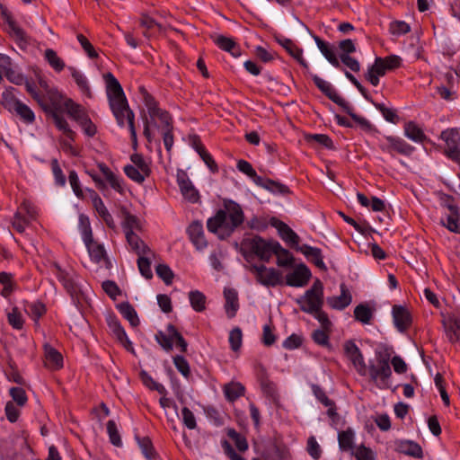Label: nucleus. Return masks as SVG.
<instances>
[{"label": "nucleus", "mask_w": 460, "mask_h": 460, "mask_svg": "<svg viewBox=\"0 0 460 460\" xmlns=\"http://www.w3.org/2000/svg\"><path fill=\"white\" fill-rule=\"evenodd\" d=\"M120 314L129 322V323L136 327L139 324V319L134 307L128 303H122L118 306Z\"/></svg>", "instance_id": "nucleus-38"}, {"label": "nucleus", "mask_w": 460, "mask_h": 460, "mask_svg": "<svg viewBox=\"0 0 460 460\" xmlns=\"http://www.w3.org/2000/svg\"><path fill=\"white\" fill-rule=\"evenodd\" d=\"M277 241L266 240L260 236H254L247 242L249 251L254 253L263 261H270L274 252Z\"/></svg>", "instance_id": "nucleus-7"}, {"label": "nucleus", "mask_w": 460, "mask_h": 460, "mask_svg": "<svg viewBox=\"0 0 460 460\" xmlns=\"http://www.w3.org/2000/svg\"><path fill=\"white\" fill-rule=\"evenodd\" d=\"M104 79L111 110L119 126L122 127L128 122L131 137L136 143L137 132L134 125L135 115L128 106L123 89L119 82L111 73L104 75Z\"/></svg>", "instance_id": "nucleus-1"}, {"label": "nucleus", "mask_w": 460, "mask_h": 460, "mask_svg": "<svg viewBox=\"0 0 460 460\" xmlns=\"http://www.w3.org/2000/svg\"><path fill=\"white\" fill-rule=\"evenodd\" d=\"M44 57L49 64V66L57 72H60L64 69V61L58 56L57 52L52 49H47L44 52Z\"/></svg>", "instance_id": "nucleus-42"}, {"label": "nucleus", "mask_w": 460, "mask_h": 460, "mask_svg": "<svg viewBox=\"0 0 460 460\" xmlns=\"http://www.w3.org/2000/svg\"><path fill=\"white\" fill-rule=\"evenodd\" d=\"M346 357L351 361L360 376H366L367 365L358 347L352 341H347L343 345Z\"/></svg>", "instance_id": "nucleus-10"}, {"label": "nucleus", "mask_w": 460, "mask_h": 460, "mask_svg": "<svg viewBox=\"0 0 460 460\" xmlns=\"http://www.w3.org/2000/svg\"><path fill=\"white\" fill-rule=\"evenodd\" d=\"M177 183L185 199L191 203H197L199 200V191L182 170L177 172Z\"/></svg>", "instance_id": "nucleus-11"}, {"label": "nucleus", "mask_w": 460, "mask_h": 460, "mask_svg": "<svg viewBox=\"0 0 460 460\" xmlns=\"http://www.w3.org/2000/svg\"><path fill=\"white\" fill-rule=\"evenodd\" d=\"M397 449L400 453L415 458H422L423 456L421 447L413 441H401L397 446Z\"/></svg>", "instance_id": "nucleus-30"}, {"label": "nucleus", "mask_w": 460, "mask_h": 460, "mask_svg": "<svg viewBox=\"0 0 460 460\" xmlns=\"http://www.w3.org/2000/svg\"><path fill=\"white\" fill-rule=\"evenodd\" d=\"M0 283L4 286L2 295L8 296L13 290V275L7 272H1Z\"/></svg>", "instance_id": "nucleus-57"}, {"label": "nucleus", "mask_w": 460, "mask_h": 460, "mask_svg": "<svg viewBox=\"0 0 460 460\" xmlns=\"http://www.w3.org/2000/svg\"><path fill=\"white\" fill-rule=\"evenodd\" d=\"M155 339L157 342L167 351L172 349L174 336L171 335L168 332L167 333H164L163 332H159Z\"/></svg>", "instance_id": "nucleus-54"}, {"label": "nucleus", "mask_w": 460, "mask_h": 460, "mask_svg": "<svg viewBox=\"0 0 460 460\" xmlns=\"http://www.w3.org/2000/svg\"><path fill=\"white\" fill-rule=\"evenodd\" d=\"M55 274L57 275L58 280L63 283L64 288L67 290L68 293L73 295L77 291V286L75 281V274L74 271H66L60 268L59 265L54 264Z\"/></svg>", "instance_id": "nucleus-19"}, {"label": "nucleus", "mask_w": 460, "mask_h": 460, "mask_svg": "<svg viewBox=\"0 0 460 460\" xmlns=\"http://www.w3.org/2000/svg\"><path fill=\"white\" fill-rule=\"evenodd\" d=\"M313 80L315 85L333 102L343 109H349V102L345 101L332 86V84L318 75H314Z\"/></svg>", "instance_id": "nucleus-13"}, {"label": "nucleus", "mask_w": 460, "mask_h": 460, "mask_svg": "<svg viewBox=\"0 0 460 460\" xmlns=\"http://www.w3.org/2000/svg\"><path fill=\"white\" fill-rule=\"evenodd\" d=\"M214 41L221 49L231 53L234 57L240 56V49L233 39L218 35Z\"/></svg>", "instance_id": "nucleus-32"}, {"label": "nucleus", "mask_w": 460, "mask_h": 460, "mask_svg": "<svg viewBox=\"0 0 460 460\" xmlns=\"http://www.w3.org/2000/svg\"><path fill=\"white\" fill-rule=\"evenodd\" d=\"M297 251L302 252L306 258L311 259L319 269L326 270V266L323 261L322 251L319 248L303 244L297 247Z\"/></svg>", "instance_id": "nucleus-27"}, {"label": "nucleus", "mask_w": 460, "mask_h": 460, "mask_svg": "<svg viewBox=\"0 0 460 460\" xmlns=\"http://www.w3.org/2000/svg\"><path fill=\"white\" fill-rule=\"evenodd\" d=\"M339 447L342 451H350L352 453L354 446V432L348 429L338 435Z\"/></svg>", "instance_id": "nucleus-33"}, {"label": "nucleus", "mask_w": 460, "mask_h": 460, "mask_svg": "<svg viewBox=\"0 0 460 460\" xmlns=\"http://www.w3.org/2000/svg\"><path fill=\"white\" fill-rule=\"evenodd\" d=\"M352 296L345 284L341 285V295L333 296L327 298L328 305L336 310H343L350 305Z\"/></svg>", "instance_id": "nucleus-18"}, {"label": "nucleus", "mask_w": 460, "mask_h": 460, "mask_svg": "<svg viewBox=\"0 0 460 460\" xmlns=\"http://www.w3.org/2000/svg\"><path fill=\"white\" fill-rule=\"evenodd\" d=\"M314 40L321 51V53L324 56V58L332 64L333 66L341 69L340 58L336 55V49L334 46L331 45L328 42H325L318 36H314Z\"/></svg>", "instance_id": "nucleus-16"}, {"label": "nucleus", "mask_w": 460, "mask_h": 460, "mask_svg": "<svg viewBox=\"0 0 460 460\" xmlns=\"http://www.w3.org/2000/svg\"><path fill=\"white\" fill-rule=\"evenodd\" d=\"M279 43L305 68H308L307 62L303 58V49L297 47L291 40L283 38L278 40Z\"/></svg>", "instance_id": "nucleus-25"}, {"label": "nucleus", "mask_w": 460, "mask_h": 460, "mask_svg": "<svg viewBox=\"0 0 460 460\" xmlns=\"http://www.w3.org/2000/svg\"><path fill=\"white\" fill-rule=\"evenodd\" d=\"M250 271L254 274L256 280L265 287H275L282 283V273L264 265H252Z\"/></svg>", "instance_id": "nucleus-6"}, {"label": "nucleus", "mask_w": 460, "mask_h": 460, "mask_svg": "<svg viewBox=\"0 0 460 460\" xmlns=\"http://www.w3.org/2000/svg\"><path fill=\"white\" fill-rule=\"evenodd\" d=\"M274 252L277 256V264L279 267L291 266L294 263V257L288 250L283 248L279 242L276 243Z\"/></svg>", "instance_id": "nucleus-31"}, {"label": "nucleus", "mask_w": 460, "mask_h": 460, "mask_svg": "<svg viewBox=\"0 0 460 460\" xmlns=\"http://www.w3.org/2000/svg\"><path fill=\"white\" fill-rule=\"evenodd\" d=\"M189 299L191 307L196 312H203L206 309V296L200 291H190L189 293Z\"/></svg>", "instance_id": "nucleus-39"}, {"label": "nucleus", "mask_w": 460, "mask_h": 460, "mask_svg": "<svg viewBox=\"0 0 460 460\" xmlns=\"http://www.w3.org/2000/svg\"><path fill=\"white\" fill-rule=\"evenodd\" d=\"M224 296L226 299V313L229 318H233L235 316L239 308L237 292L233 288H226L224 290Z\"/></svg>", "instance_id": "nucleus-26"}, {"label": "nucleus", "mask_w": 460, "mask_h": 460, "mask_svg": "<svg viewBox=\"0 0 460 460\" xmlns=\"http://www.w3.org/2000/svg\"><path fill=\"white\" fill-rule=\"evenodd\" d=\"M227 436L234 440L235 447L241 452H244L248 449V443L246 438L236 432L234 429H227Z\"/></svg>", "instance_id": "nucleus-47"}, {"label": "nucleus", "mask_w": 460, "mask_h": 460, "mask_svg": "<svg viewBox=\"0 0 460 460\" xmlns=\"http://www.w3.org/2000/svg\"><path fill=\"white\" fill-rule=\"evenodd\" d=\"M138 90L142 96L144 103L148 111V113L151 117V119L152 120L159 119L162 124L163 130L171 128H172V124H171L172 119H171V117L168 114V112L165 111H163L157 107L156 102L152 97V95L149 94V93L146 91V89L144 86H139Z\"/></svg>", "instance_id": "nucleus-5"}, {"label": "nucleus", "mask_w": 460, "mask_h": 460, "mask_svg": "<svg viewBox=\"0 0 460 460\" xmlns=\"http://www.w3.org/2000/svg\"><path fill=\"white\" fill-rule=\"evenodd\" d=\"M379 147L382 151L389 153L394 155V153L403 155H410L414 148L407 144L403 139L395 137H386L383 142L380 143Z\"/></svg>", "instance_id": "nucleus-9"}, {"label": "nucleus", "mask_w": 460, "mask_h": 460, "mask_svg": "<svg viewBox=\"0 0 460 460\" xmlns=\"http://www.w3.org/2000/svg\"><path fill=\"white\" fill-rule=\"evenodd\" d=\"M225 220V211L219 210L214 217L208 220V229L212 233H222V223Z\"/></svg>", "instance_id": "nucleus-43"}, {"label": "nucleus", "mask_w": 460, "mask_h": 460, "mask_svg": "<svg viewBox=\"0 0 460 460\" xmlns=\"http://www.w3.org/2000/svg\"><path fill=\"white\" fill-rule=\"evenodd\" d=\"M108 326L112 332V334L116 337V339L127 349H132V343L128 340L123 327L120 325L119 322L115 317H110L108 319Z\"/></svg>", "instance_id": "nucleus-23"}, {"label": "nucleus", "mask_w": 460, "mask_h": 460, "mask_svg": "<svg viewBox=\"0 0 460 460\" xmlns=\"http://www.w3.org/2000/svg\"><path fill=\"white\" fill-rule=\"evenodd\" d=\"M72 77L75 81L76 84L80 88V90L87 96L92 97V92L88 85V82L86 77L81 74L79 71L73 69Z\"/></svg>", "instance_id": "nucleus-48"}, {"label": "nucleus", "mask_w": 460, "mask_h": 460, "mask_svg": "<svg viewBox=\"0 0 460 460\" xmlns=\"http://www.w3.org/2000/svg\"><path fill=\"white\" fill-rule=\"evenodd\" d=\"M9 27L11 30V34L18 43L19 47L22 49H25L30 44L29 37L27 36L26 32L14 22H10Z\"/></svg>", "instance_id": "nucleus-35"}, {"label": "nucleus", "mask_w": 460, "mask_h": 460, "mask_svg": "<svg viewBox=\"0 0 460 460\" xmlns=\"http://www.w3.org/2000/svg\"><path fill=\"white\" fill-rule=\"evenodd\" d=\"M25 87L27 92L32 96L34 100H36L39 104L42 107V109L49 114L55 123V126L62 131L70 140L74 141L75 137V132L73 131L66 120V119L59 113L58 111V103L56 101H52V104L49 105L44 103L39 93L36 91V87L33 84L30 82H26Z\"/></svg>", "instance_id": "nucleus-3"}, {"label": "nucleus", "mask_w": 460, "mask_h": 460, "mask_svg": "<svg viewBox=\"0 0 460 460\" xmlns=\"http://www.w3.org/2000/svg\"><path fill=\"white\" fill-rule=\"evenodd\" d=\"M404 134L408 138L415 142H422L426 138L423 130L412 121L405 124Z\"/></svg>", "instance_id": "nucleus-34"}, {"label": "nucleus", "mask_w": 460, "mask_h": 460, "mask_svg": "<svg viewBox=\"0 0 460 460\" xmlns=\"http://www.w3.org/2000/svg\"><path fill=\"white\" fill-rule=\"evenodd\" d=\"M166 331L171 335L174 336L176 346L180 348L181 351L186 352L188 344L182 335L177 331V329L172 324H169L166 328Z\"/></svg>", "instance_id": "nucleus-62"}, {"label": "nucleus", "mask_w": 460, "mask_h": 460, "mask_svg": "<svg viewBox=\"0 0 460 460\" xmlns=\"http://www.w3.org/2000/svg\"><path fill=\"white\" fill-rule=\"evenodd\" d=\"M270 225L274 226L283 241L297 251L300 247V237L286 223L273 217L270 219Z\"/></svg>", "instance_id": "nucleus-12"}, {"label": "nucleus", "mask_w": 460, "mask_h": 460, "mask_svg": "<svg viewBox=\"0 0 460 460\" xmlns=\"http://www.w3.org/2000/svg\"><path fill=\"white\" fill-rule=\"evenodd\" d=\"M126 239L131 250L139 255H153L148 246L131 230H127Z\"/></svg>", "instance_id": "nucleus-21"}, {"label": "nucleus", "mask_w": 460, "mask_h": 460, "mask_svg": "<svg viewBox=\"0 0 460 460\" xmlns=\"http://www.w3.org/2000/svg\"><path fill=\"white\" fill-rule=\"evenodd\" d=\"M351 454L355 456L357 460H374V453L365 446L358 447Z\"/></svg>", "instance_id": "nucleus-64"}, {"label": "nucleus", "mask_w": 460, "mask_h": 460, "mask_svg": "<svg viewBox=\"0 0 460 460\" xmlns=\"http://www.w3.org/2000/svg\"><path fill=\"white\" fill-rule=\"evenodd\" d=\"M376 108L382 113L383 117L389 122L397 123L399 121V117L396 114L395 111L387 108L383 103L375 104Z\"/></svg>", "instance_id": "nucleus-63"}, {"label": "nucleus", "mask_w": 460, "mask_h": 460, "mask_svg": "<svg viewBox=\"0 0 460 460\" xmlns=\"http://www.w3.org/2000/svg\"><path fill=\"white\" fill-rule=\"evenodd\" d=\"M88 252L92 260L96 263L101 264L106 269L111 268V262L106 255V252L102 245L95 243L87 247Z\"/></svg>", "instance_id": "nucleus-24"}, {"label": "nucleus", "mask_w": 460, "mask_h": 460, "mask_svg": "<svg viewBox=\"0 0 460 460\" xmlns=\"http://www.w3.org/2000/svg\"><path fill=\"white\" fill-rule=\"evenodd\" d=\"M156 274L161 278L166 285L172 282L174 274L170 267L166 264H158L155 268Z\"/></svg>", "instance_id": "nucleus-51"}, {"label": "nucleus", "mask_w": 460, "mask_h": 460, "mask_svg": "<svg viewBox=\"0 0 460 460\" xmlns=\"http://www.w3.org/2000/svg\"><path fill=\"white\" fill-rule=\"evenodd\" d=\"M188 235L197 250H203L208 246L203 226L199 221H193L187 228Z\"/></svg>", "instance_id": "nucleus-15"}, {"label": "nucleus", "mask_w": 460, "mask_h": 460, "mask_svg": "<svg viewBox=\"0 0 460 460\" xmlns=\"http://www.w3.org/2000/svg\"><path fill=\"white\" fill-rule=\"evenodd\" d=\"M107 432L109 434L111 443L115 447H121V438L114 420H109L107 422Z\"/></svg>", "instance_id": "nucleus-49"}, {"label": "nucleus", "mask_w": 460, "mask_h": 460, "mask_svg": "<svg viewBox=\"0 0 460 460\" xmlns=\"http://www.w3.org/2000/svg\"><path fill=\"white\" fill-rule=\"evenodd\" d=\"M370 379L379 389L391 386L392 370L390 367V353L387 350L376 351V363H371L368 368Z\"/></svg>", "instance_id": "nucleus-2"}, {"label": "nucleus", "mask_w": 460, "mask_h": 460, "mask_svg": "<svg viewBox=\"0 0 460 460\" xmlns=\"http://www.w3.org/2000/svg\"><path fill=\"white\" fill-rule=\"evenodd\" d=\"M382 58H376L374 64L368 67L367 72L365 75L366 80H367L372 85L376 86L379 84V77L384 76L386 74V68L383 65Z\"/></svg>", "instance_id": "nucleus-22"}, {"label": "nucleus", "mask_w": 460, "mask_h": 460, "mask_svg": "<svg viewBox=\"0 0 460 460\" xmlns=\"http://www.w3.org/2000/svg\"><path fill=\"white\" fill-rule=\"evenodd\" d=\"M20 102L21 101L15 98L11 93H4L2 94V104L10 112H15Z\"/></svg>", "instance_id": "nucleus-53"}, {"label": "nucleus", "mask_w": 460, "mask_h": 460, "mask_svg": "<svg viewBox=\"0 0 460 460\" xmlns=\"http://www.w3.org/2000/svg\"><path fill=\"white\" fill-rule=\"evenodd\" d=\"M9 393L13 400L17 403V405L22 407L26 404L28 398L23 388L12 387Z\"/></svg>", "instance_id": "nucleus-60"}, {"label": "nucleus", "mask_w": 460, "mask_h": 460, "mask_svg": "<svg viewBox=\"0 0 460 460\" xmlns=\"http://www.w3.org/2000/svg\"><path fill=\"white\" fill-rule=\"evenodd\" d=\"M393 318L395 327L399 332H404L411 323V316L409 311L402 305L393 307Z\"/></svg>", "instance_id": "nucleus-17"}, {"label": "nucleus", "mask_w": 460, "mask_h": 460, "mask_svg": "<svg viewBox=\"0 0 460 460\" xmlns=\"http://www.w3.org/2000/svg\"><path fill=\"white\" fill-rule=\"evenodd\" d=\"M173 363L177 370L186 378L190 375V368L188 361L182 356H175Z\"/></svg>", "instance_id": "nucleus-59"}, {"label": "nucleus", "mask_w": 460, "mask_h": 460, "mask_svg": "<svg viewBox=\"0 0 460 460\" xmlns=\"http://www.w3.org/2000/svg\"><path fill=\"white\" fill-rule=\"evenodd\" d=\"M313 391L316 398L326 407H328V414L330 416H334L336 414L335 412V403L333 401L328 398L324 391L317 386L313 385Z\"/></svg>", "instance_id": "nucleus-41"}, {"label": "nucleus", "mask_w": 460, "mask_h": 460, "mask_svg": "<svg viewBox=\"0 0 460 460\" xmlns=\"http://www.w3.org/2000/svg\"><path fill=\"white\" fill-rule=\"evenodd\" d=\"M64 108L68 116L77 123L81 122L88 116L84 109L80 104L75 103L72 99H66L64 101Z\"/></svg>", "instance_id": "nucleus-28"}, {"label": "nucleus", "mask_w": 460, "mask_h": 460, "mask_svg": "<svg viewBox=\"0 0 460 460\" xmlns=\"http://www.w3.org/2000/svg\"><path fill=\"white\" fill-rule=\"evenodd\" d=\"M338 48L340 50V62L351 71L358 72L360 70V64L356 58L350 56V54L356 51V45L354 41L349 39L341 40Z\"/></svg>", "instance_id": "nucleus-8"}, {"label": "nucleus", "mask_w": 460, "mask_h": 460, "mask_svg": "<svg viewBox=\"0 0 460 460\" xmlns=\"http://www.w3.org/2000/svg\"><path fill=\"white\" fill-rule=\"evenodd\" d=\"M230 347L233 351L236 352L240 349L243 343V332L239 327L231 330L228 338Z\"/></svg>", "instance_id": "nucleus-46"}, {"label": "nucleus", "mask_w": 460, "mask_h": 460, "mask_svg": "<svg viewBox=\"0 0 460 460\" xmlns=\"http://www.w3.org/2000/svg\"><path fill=\"white\" fill-rule=\"evenodd\" d=\"M224 393L228 401H235L244 394V387L240 383H229L225 385Z\"/></svg>", "instance_id": "nucleus-37"}, {"label": "nucleus", "mask_w": 460, "mask_h": 460, "mask_svg": "<svg viewBox=\"0 0 460 460\" xmlns=\"http://www.w3.org/2000/svg\"><path fill=\"white\" fill-rule=\"evenodd\" d=\"M458 220L459 217L457 213L454 212L447 217L446 221L444 219H441V224L443 226L447 227L450 232L460 233Z\"/></svg>", "instance_id": "nucleus-58"}, {"label": "nucleus", "mask_w": 460, "mask_h": 460, "mask_svg": "<svg viewBox=\"0 0 460 460\" xmlns=\"http://www.w3.org/2000/svg\"><path fill=\"white\" fill-rule=\"evenodd\" d=\"M14 113H16L26 123H32L35 119L33 111L22 102L19 103Z\"/></svg>", "instance_id": "nucleus-52"}, {"label": "nucleus", "mask_w": 460, "mask_h": 460, "mask_svg": "<svg viewBox=\"0 0 460 460\" xmlns=\"http://www.w3.org/2000/svg\"><path fill=\"white\" fill-rule=\"evenodd\" d=\"M45 366L52 370H58L63 367L62 355L49 344L44 345Z\"/></svg>", "instance_id": "nucleus-20"}, {"label": "nucleus", "mask_w": 460, "mask_h": 460, "mask_svg": "<svg viewBox=\"0 0 460 460\" xmlns=\"http://www.w3.org/2000/svg\"><path fill=\"white\" fill-rule=\"evenodd\" d=\"M125 174L137 183H143L146 178L149 177L150 172L141 173L140 170L137 169L136 166L126 165L124 167Z\"/></svg>", "instance_id": "nucleus-45"}, {"label": "nucleus", "mask_w": 460, "mask_h": 460, "mask_svg": "<svg viewBox=\"0 0 460 460\" xmlns=\"http://www.w3.org/2000/svg\"><path fill=\"white\" fill-rule=\"evenodd\" d=\"M138 445L141 448L142 453L148 460H151L155 457V452L154 450L152 442L148 438L146 437L138 438Z\"/></svg>", "instance_id": "nucleus-55"}, {"label": "nucleus", "mask_w": 460, "mask_h": 460, "mask_svg": "<svg viewBox=\"0 0 460 460\" xmlns=\"http://www.w3.org/2000/svg\"><path fill=\"white\" fill-rule=\"evenodd\" d=\"M374 312L375 309L367 304H359L354 309V317L363 324H370L374 317Z\"/></svg>", "instance_id": "nucleus-29"}, {"label": "nucleus", "mask_w": 460, "mask_h": 460, "mask_svg": "<svg viewBox=\"0 0 460 460\" xmlns=\"http://www.w3.org/2000/svg\"><path fill=\"white\" fill-rule=\"evenodd\" d=\"M138 270L143 277L147 279H152L151 261L148 255H139L137 259Z\"/></svg>", "instance_id": "nucleus-44"}, {"label": "nucleus", "mask_w": 460, "mask_h": 460, "mask_svg": "<svg viewBox=\"0 0 460 460\" xmlns=\"http://www.w3.org/2000/svg\"><path fill=\"white\" fill-rule=\"evenodd\" d=\"M311 278V272L305 264H299L292 272L286 276V283L290 287H304Z\"/></svg>", "instance_id": "nucleus-14"}, {"label": "nucleus", "mask_w": 460, "mask_h": 460, "mask_svg": "<svg viewBox=\"0 0 460 460\" xmlns=\"http://www.w3.org/2000/svg\"><path fill=\"white\" fill-rule=\"evenodd\" d=\"M197 152L199 156L203 160V162L208 165L211 172H217V165L212 156L206 151L205 147L202 145H199L197 147Z\"/></svg>", "instance_id": "nucleus-61"}, {"label": "nucleus", "mask_w": 460, "mask_h": 460, "mask_svg": "<svg viewBox=\"0 0 460 460\" xmlns=\"http://www.w3.org/2000/svg\"><path fill=\"white\" fill-rule=\"evenodd\" d=\"M130 161L132 162L131 166H136L137 169L140 170L141 173H151V169L149 163L143 157V155L139 154H133L130 156Z\"/></svg>", "instance_id": "nucleus-50"}, {"label": "nucleus", "mask_w": 460, "mask_h": 460, "mask_svg": "<svg viewBox=\"0 0 460 460\" xmlns=\"http://www.w3.org/2000/svg\"><path fill=\"white\" fill-rule=\"evenodd\" d=\"M227 217H229V220L235 228L239 226L244 219L243 210L241 207L237 204H233L226 208Z\"/></svg>", "instance_id": "nucleus-40"}, {"label": "nucleus", "mask_w": 460, "mask_h": 460, "mask_svg": "<svg viewBox=\"0 0 460 460\" xmlns=\"http://www.w3.org/2000/svg\"><path fill=\"white\" fill-rule=\"evenodd\" d=\"M123 214V228L125 230V233L127 230L133 231L134 228H137L139 226V221L137 217L130 214L127 210L122 211Z\"/></svg>", "instance_id": "nucleus-56"}, {"label": "nucleus", "mask_w": 460, "mask_h": 460, "mask_svg": "<svg viewBox=\"0 0 460 460\" xmlns=\"http://www.w3.org/2000/svg\"><path fill=\"white\" fill-rule=\"evenodd\" d=\"M303 312L312 314L317 313L323 305V285L320 279H316L311 288L305 295L296 299Z\"/></svg>", "instance_id": "nucleus-4"}, {"label": "nucleus", "mask_w": 460, "mask_h": 460, "mask_svg": "<svg viewBox=\"0 0 460 460\" xmlns=\"http://www.w3.org/2000/svg\"><path fill=\"white\" fill-rule=\"evenodd\" d=\"M9 27L11 30V34L18 43L19 47L22 49H25L30 44L29 37L27 36L26 32L14 22H10Z\"/></svg>", "instance_id": "nucleus-36"}]
</instances>
